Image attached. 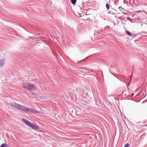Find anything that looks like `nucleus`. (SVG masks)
I'll use <instances>...</instances> for the list:
<instances>
[{
    "label": "nucleus",
    "instance_id": "nucleus-1",
    "mask_svg": "<svg viewBox=\"0 0 147 147\" xmlns=\"http://www.w3.org/2000/svg\"><path fill=\"white\" fill-rule=\"evenodd\" d=\"M23 87L27 90L30 91L32 94L34 93L36 89L35 86L33 84L29 82L24 83L23 84Z\"/></svg>",
    "mask_w": 147,
    "mask_h": 147
},
{
    "label": "nucleus",
    "instance_id": "nucleus-2",
    "mask_svg": "<svg viewBox=\"0 0 147 147\" xmlns=\"http://www.w3.org/2000/svg\"><path fill=\"white\" fill-rule=\"evenodd\" d=\"M21 111L32 113H37L38 112L36 109L31 108H28L22 105Z\"/></svg>",
    "mask_w": 147,
    "mask_h": 147
},
{
    "label": "nucleus",
    "instance_id": "nucleus-3",
    "mask_svg": "<svg viewBox=\"0 0 147 147\" xmlns=\"http://www.w3.org/2000/svg\"><path fill=\"white\" fill-rule=\"evenodd\" d=\"M9 104L11 107H14L16 109H18L19 110L21 111L22 105H20L19 104H18L15 102L12 103L11 102H10L9 103Z\"/></svg>",
    "mask_w": 147,
    "mask_h": 147
},
{
    "label": "nucleus",
    "instance_id": "nucleus-4",
    "mask_svg": "<svg viewBox=\"0 0 147 147\" xmlns=\"http://www.w3.org/2000/svg\"><path fill=\"white\" fill-rule=\"evenodd\" d=\"M29 126L34 130L38 129H39L38 127L36 126L34 124L32 123H31L29 125Z\"/></svg>",
    "mask_w": 147,
    "mask_h": 147
},
{
    "label": "nucleus",
    "instance_id": "nucleus-5",
    "mask_svg": "<svg viewBox=\"0 0 147 147\" xmlns=\"http://www.w3.org/2000/svg\"><path fill=\"white\" fill-rule=\"evenodd\" d=\"M22 120L23 121L24 123L26 124L29 126V125L30 123V121H28L24 118H23L22 119Z\"/></svg>",
    "mask_w": 147,
    "mask_h": 147
},
{
    "label": "nucleus",
    "instance_id": "nucleus-6",
    "mask_svg": "<svg viewBox=\"0 0 147 147\" xmlns=\"http://www.w3.org/2000/svg\"><path fill=\"white\" fill-rule=\"evenodd\" d=\"M4 61L3 60H0V67H1L4 65Z\"/></svg>",
    "mask_w": 147,
    "mask_h": 147
},
{
    "label": "nucleus",
    "instance_id": "nucleus-7",
    "mask_svg": "<svg viewBox=\"0 0 147 147\" xmlns=\"http://www.w3.org/2000/svg\"><path fill=\"white\" fill-rule=\"evenodd\" d=\"M125 32H126V34L128 35L131 36H132L134 37V35H132L131 33L129 31L126 30H125Z\"/></svg>",
    "mask_w": 147,
    "mask_h": 147
},
{
    "label": "nucleus",
    "instance_id": "nucleus-8",
    "mask_svg": "<svg viewBox=\"0 0 147 147\" xmlns=\"http://www.w3.org/2000/svg\"><path fill=\"white\" fill-rule=\"evenodd\" d=\"M71 3L73 5H75L76 4V0H71Z\"/></svg>",
    "mask_w": 147,
    "mask_h": 147
},
{
    "label": "nucleus",
    "instance_id": "nucleus-9",
    "mask_svg": "<svg viewBox=\"0 0 147 147\" xmlns=\"http://www.w3.org/2000/svg\"><path fill=\"white\" fill-rule=\"evenodd\" d=\"M7 145L6 143L2 144L0 146V147H7Z\"/></svg>",
    "mask_w": 147,
    "mask_h": 147
},
{
    "label": "nucleus",
    "instance_id": "nucleus-10",
    "mask_svg": "<svg viewBox=\"0 0 147 147\" xmlns=\"http://www.w3.org/2000/svg\"><path fill=\"white\" fill-rule=\"evenodd\" d=\"M106 7L107 9V10H108L109 9V5L108 3H107L106 4Z\"/></svg>",
    "mask_w": 147,
    "mask_h": 147
},
{
    "label": "nucleus",
    "instance_id": "nucleus-11",
    "mask_svg": "<svg viewBox=\"0 0 147 147\" xmlns=\"http://www.w3.org/2000/svg\"><path fill=\"white\" fill-rule=\"evenodd\" d=\"M129 145V144L128 143H127L125 144L124 146V147H128V146Z\"/></svg>",
    "mask_w": 147,
    "mask_h": 147
},
{
    "label": "nucleus",
    "instance_id": "nucleus-12",
    "mask_svg": "<svg viewBox=\"0 0 147 147\" xmlns=\"http://www.w3.org/2000/svg\"><path fill=\"white\" fill-rule=\"evenodd\" d=\"M144 18H140V19L138 18V20H143Z\"/></svg>",
    "mask_w": 147,
    "mask_h": 147
},
{
    "label": "nucleus",
    "instance_id": "nucleus-13",
    "mask_svg": "<svg viewBox=\"0 0 147 147\" xmlns=\"http://www.w3.org/2000/svg\"><path fill=\"white\" fill-rule=\"evenodd\" d=\"M122 18V17H119V19H121V18Z\"/></svg>",
    "mask_w": 147,
    "mask_h": 147
},
{
    "label": "nucleus",
    "instance_id": "nucleus-14",
    "mask_svg": "<svg viewBox=\"0 0 147 147\" xmlns=\"http://www.w3.org/2000/svg\"><path fill=\"white\" fill-rule=\"evenodd\" d=\"M82 61V60H81V61H79L78 62V64L79 63V62Z\"/></svg>",
    "mask_w": 147,
    "mask_h": 147
},
{
    "label": "nucleus",
    "instance_id": "nucleus-15",
    "mask_svg": "<svg viewBox=\"0 0 147 147\" xmlns=\"http://www.w3.org/2000/svg\"><path fill=\"white\" fill-rule=\"evenodd\" d=\"M123 13L124 14H127V13Z\"/></svg>",
    "mask_w": 147,
    "mask_h": 147
},
{
    "label": "nucleus",
    "instance_id": "nucleus-16",
    "mask_svg": "<svg viewBox=\"0 0 147 147\" xmlns=\"http://www.w3.org/2000/svg\"><path fill=\"white\" fill-rule=\"evenodd\" d=\"M37 39H39V38H37Z\"/></svg>",
    "mask_w": 147,
    "mask_h": 147
},
{
    "label": "nucleus",
    "instance_id": "nucleus-17",
    "mask_svg": "<svg viewBox=\"0 0 147 147\" xmlns=\"http://www.w3.org/2000/svg\"><path fill=\"white\" fill-rule=\"evenodd\" d=\"M118 23H119V22L118 21Z\"/></svg>",
    "mask_w": 147,
    "mask_h": 147
},
{
    "label": "nucleus",
    "instance_id": "nucleus-18",
    "mask_svg": "<svg viewBox=\"0 0 147 147\" xmlns=\"http://www.w3.org/2000/svg\"><path fill=\"white\" fill-rule=\"evenodd\" d=\"M137 124H138V122H137Z\"/></svg>",
    "mask_w": 147,
    "mask_h": 147
},
{
    "label": "nucleus",
    "instance_id": "nucleus-19",
    "mask_svg": "<svg viewBox=\"0 0 147 147\" xmlns=\"http://www.w3.org/2000/svg\"><path fill=\"white\" fill-rule=\"evenodd\" d=\"M137 124H138V122H137Z\"/></svg>",
    "mask_w": 147,
    "mask_h": 147
},
{
    "label": "nucleus",
    "instance_id": "nucleus-20",
    "mask_svg": "<svg viewBox=\"0 0 147 147\" xmlns=\"http://www.w3.org/2000/svg\"><path fill=\"white\" fill-rule=\"evenodd\" d=\"M142 24L141 26H142Z\"/></svg>",
    "mask_w": 147,
    "mask_h": 147
}]
</instances>
